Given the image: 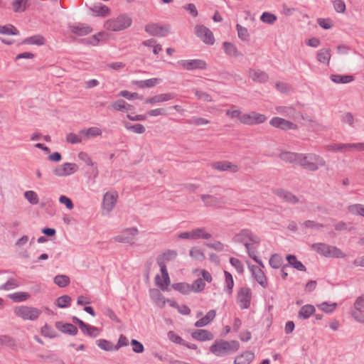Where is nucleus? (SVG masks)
<instances>
[{"label": "nucleus", "instance_id": "obj_1", "mask_svg": "<svg viewBox=\"0 0 364 364\" xmlns=\"http://www.w3.org/2000/svg\"><path fill=\"white\" fill-rule=\"evenodd\" d=\"M240 348V343L237 341L216 340L210 347V351L215 356L222 357L235 353Z\"/></svg>", "mask_w": 364, "mask_h": 364}, {"label": "nucleus", "instance_id": "obj_2", "mask_svg": "<svg viewBox=\"0 0 364 364\" xmlns=\"http://www.w3.org/2000/svg\"><path fill=\"white\" fill-rule=\"evenodd\" d=\"M296 164L300 165L306 170L316 171L319 166H325L326 162L321 156L316 154H299Z\"/></svg>", "mask_w": 364, "mask_h": 364}, {"label": "nucleus", "instance_id": "obj_3", "mask_svg": "<svg viewBox=\"0 0 364 364\" xmlns=\"http://www.w3.org/2000/svg\"><path fill=\"white\" fill-rule=\"evenodd\" d=\"M313 250L326 257L344 258L346 254L338 247L326 243L318 242L311 245Z\"/></svg>", "mask_w": 364, "mask_h": 364}, {"label": "nucleus", "instance_id": "obj_4", "mask_svg": "<svg viewBox=\"0 0 364 364\" xmlns=\"http://www.w3.org/2000/svg\"><path fill=\"white\" fill-rule=\"evenodd\" d=\"M132 18L126 14H120L115 18H110L105 23V28L112 31H120L129 27Z\"/></svg>", "mask_w": 364, "mask_h": 364}, {"label": "nucleus", "instance_id": "obj_5", "mask_svg": "<svg viewBox=\"0 0 364 364\" xmlns=\"http://www.w3.org/2000/svg\"><path fill=\"white\" fill-rule=\"evenodd\" d=\"M14 314L23 320L36 321L42 314V311L33 306H21L15 308Z\"/></svg>", "mask_w": 364, "mask_h": 364}, {"label": "nucleus", "instance_id": "obj_6", "mask_svg": "<svg viewBox=\"0 0 364 364\" xmlns=\"http://www.w3.org/2000/svg\"><path fill=\"white\" fill-rule=\"evenodd\" d=\"M177 63L186 70H205L207 63L201 59L180 60Z\"/></svg>", "mask_w": 364, "mask_h": 364}, {"label": "nucleus", "instance_id": "obj_7", "mask_svg": "<svg viewBox=\"0 0 364 364\" xmlns=\"http://www.w3.org/2000/svg\"><path fill=\"white\" fill-rule=\"evenodd\" d=\"M266 119L267 117L264 114H259L255 112H252L249 114H243L240 117V122L247 125L262 124L264 122Z\"/></svg>", "mask_w": 364, "mask_h": 364}, {"label": "nucleus", "instance_id": "obj_8", "mask_svg": "<svg viewBox=\"0 0 364 364\" xmlns=\"http://www.w3.org/2000/svg\"><path fill=\"white\" fill-rule=\"evenodd\" d=\"M195 33L197 37L200 38L202 41L208 45H213L215 38L212 31L203 25H197L195 27Z\"/></svg>", "mask_w": 364, "mask_h": 364}, {"label": "nucleus", "instance_id": "obj_9", "mask_svg": "<svg viewBox=\"0 0 364 364\" xmlns=\"http://www.w3.org/2000/svg\"><path fill=\"white\" fill-rule=\"evenodd\" d=\"M139 230L136 228H127L121 235L113 237V240L117 242L129 243L131 245L134 244V236L137 235Z\"/></svg>", "mask_w": 364, "mask_h": 364}, {"label": "nucleus", "instance_id": "obj_10", "mask_svg": "<svg viewBox=\"0 0 364 364\" xmlns=\"http://www.w3.org/2000/svg\"><path fill=\"white\" fill-rule=\"evenodd\" d=\"M269 124L283 131L289 129L296 130L298 129V126L296 124L279 117L272 118L269 121Z\"/></svg>", "mask_w": 364, "mask_h": 364}, {"label": "nucleus", "instance_id": "obj_11", "mask_svg": "<svg viewBox=\"0 0 364 364\" xmlns=\"http://www.w3.org/2000/svg\"><path fill=\"white\" fill-rule=\"evenodd\" d=\"M237 299L240 307L242 309H248L250 306L252 292L249 287H242L237 293Z\"/></svg>", "mask_w": 364, "mask_h": 364}, {"label": "nucleus", "instance_id": "obj_12", "mask_svg": "<svg viewBox=\"0 0 364 364\" xmlns=\"http://www.w3.org/2000/svg\"><path fill=\"white\" fill-rule=\"evenodd\" d=\"M78 169V166L74 163H64L58 166L54 170L53 173L57 176H66L75 173Z\"/></svg>", "mask_w": 364, "mask_h": 364}, {"label": "nucleus", "instance_id": "obj_13", "mask_svg": "<svg viewBox=\"0 0 364 364\" xmlns=\"http://www.w3.org/2000/svg\"><path fill=\"white\" fill-rule=\"evenodd\" d=\"M145 31L152 36L165 37L169 33V28L157 23H149L145 26Z\"/></svg>", "mask_w": 364, "mask_h": 364}, {"label": "nucleus", "instance_id": "obj_14", "mask_svg": "<svg viewBox=\"0 0 364 364\" xmlns=\"http://www.w3.org/2000/svg\"><path fill=\"white\" fill-rule=\"evenodd\" d=\"M224 196L216 197L210 194H202L200 199L206 207H221L224 203Z\"/></svg>", "mask_w": 364, "mask_h": 364}, {"label": "nucleus", "instance_id": "obj_15", "mask_svg": "<svg viewBox=\"0 0 364 364\" xmlns=\"http://www.w3.org/2000/svg\"><path fill=\"white\" fill-rule=\"evenodd\" d=\"M246 238L254 243L259 244L260 242L259 237L255 235L249 229L242 230L239 233L235 235L233 240L235 242H244Z\"/></svg>", "mask_w": 364, "mask_h": 364}, {"label": "nucleus", "instance_id": "obj_16", "mask_svg": "<svg viewBox=\"0 0 364 364\" xmlns=\"http://www.w3.org/2000/svg\"><path fill=\"white\" fill-rule=\"evenodd\" d=\"M254 279L263 287L268 286L267 279L264 272L257 266L252 265L249 267Z\"/></svg>", "mask_w": 364, "mask_h": 364}, {"label": "nucleus", "instance_id": "obj_17", "mask_svg": "<svg viewBox=\"0 0 364 364\" xmlns=\"http://www.w3.org/2000/svg\"><path fill=\"white\" fill-rule=\"evenodd\" d=\"M55 326L60 332L70 336H75L78 332L77 328L75 325L70 323L56 321Z\"/></svg>", "mask_w": 364, "mask_h": 364}, {"label": "nucleus", "instance_id": "obj_18", "mask_svg": "<svg viewBox=\"0 0 364 364\" xmlns=\"http://www.w3.org/2000/svg\"><path fill=\"white\" fill-rule=\"evenodd\" d=\"M212 166L220 171H230L232 173H236L239 171V167L237 165L232 164L228 161L215 162L212 164Z\"/></svg>", "mask_w": 364, "mask_h": 364}, {"label": "nucleus", "instance_id": "obj_19", "mask_svg": "<svg viewBox=\"0 0 364 364\" xmlns=\"http://www.w3.org/2000/svg\"><path fill=\"white\" fill-rule=\"evenodd\" d=\"M176 94L173 92L164 93L154 95L151 97L146 98L145 103L154 105L159 102H166L175 98Z\"/></svg>", "mask_w": 364, "mask_h": 364}, {"label": "nucleus", "instance_id": "obj_20", "mask_svg": "<svg viewBox=\"0 0 364 364\" xmlns=\"http://www.w3.org/2000/svg\"><path fill=\"white\" fill-rule=\"evenodd\" d=\"M191 337L198 341H206L213 340L214 335L206 329H197L191 333Z\"/></svg>", "mask_w": 364, "mask_h": 364}, {"label": "nucleus", "instance_id": "obj_21", "mask_svg": "<svg viewBox=\"0 0 364 364\" xmlns=\"http://www.w3.org/2000/svg\"><path fill=\"white\" fill-rule=\"evenodd\" d=\"M117 195L106 193L103 197L102 207L109 213L114 207L117 203Z\"/></svg>", "mask_w": 364, "mask_h": 364}, {"label": "nucleus", "instance_id": "obj_22", "mask_svg": "<svg viewBox=\"0 0 364 364\" xmlns=\"http://www.w3.org/2000/svg\"><path fill=\"white\" fill-rule=\"evenodd\" d=\"M274 193L287 202L294 204L298 203L299 202V199L296 196L294 195L292 193L287 190L278 188L274 191Z\"/></svg>", "mask_w": 364, "mask_h": 364}, {"label": "nucleus", "instance_id": "obj_23", "mask_svg": "<svg viewBox=\"0 0 364 364\" xmlns=\"http://www.w3.org/2000/svg\"><path fill=\"white\" fill-rule=\"evenodd\" d=\"M248 76L253 81L259 83H264L269 79L268 75L265 72L260 70L250 69L248 71Z\"/></svg>", "mask_w": 364, "mask_h": 364}, {"label": "nucleus", "instance_id": "obj_24", "mask_svg": "<svg viewBox=\"0 0 364 364\" xmlns=\"http://www.w3.org/2000/svg\"><path fill=\"white\" fill-rule=\"evenodd\" d=\"M70 29L72 33L79 36L87 35L92 31V28L90 26L83 23L72 25L70 26Z\"/></svg>", "mask_w": 364, "mask_h": 364}, {"label": "nucleus", "instance_id": "obj_25", "mask_svg": "<svg viewBox=\"0 0 364 364\" xmlns=\"http://www.w3.org/2000/svg\"><path fill=\"white\" fill-rule=\"evenodd\" d=\"M90 9L94 13L95 16L105 17L110 13L109 9L101 3L94 4L90 7Z\"/></svg>", "mask_w": 364, "mask_h": 364}, {"label": "nucleus", "instance_id": "obj_26", "mask_svg": "<svg viewBox=\"0 0 364 364\" xmlns=\"http://www.w3.org/2000/svg\"><path fill=\"white\" fill-rule=\"evenodd\" d=\"M216 316V311L214 309L210 310L205 316L198 320L194 326L198 328L204 327L214 320Z\"/></svg>", "mask_w": 364, "mask_h": 364}, {"label": "nucleus", "instance_id": "obj_27", "mask_svg": "<svg viewBox=\"0 0 364 364\" xmlns=\"http://www.w3.org/2000/svg\"><path fill=\"white\" fill-rule=\"evenodd\" d=\"M255 358L252 351H246L237 356L234 360L235 364H250Z\"/></svg>", "mask_w": 364, "mask_h": 364}, {"label": "nucleus", "instance_id": "obj_28", "mask_svg": "<svg viewBox=\"0 0 364 364\" xmlns=\"http://www.w3.org/2000/svg\"><path fill=\"white\" fill-rule=\"evenodd\" d=\"M286 259L288 262L287 264H289V267H292L294 269L301 272H305L306 270V267L302 264L301 262L299 261L296 259V257L295 255H287Z\"/></svg>", "mask_w": 364, "mask_h": 364}, {"label": "nucleus", "instance_id": "obj_29", "mask_svg": "<svg viewBox=\"0 0 364 364\" xmlns=\"http://www.w3.org/2000/svg\"><path fill=\"white\" fill-rule=\"evenodd\" d=\"M316 311V309L313 305L306 304L303 306L298 313L299 318H301L304 319L309 318L311 315H313Z\"/></svg>", "mask_w": 364, "mask_h": 364}, {"label": "nucleus", "instance_id": "obj_30", "mask_svg": "<svg viewBox=\"0 0 364 364\" xmlns=\"http://www.w3.org/2000/svg\"><path fill=\"white\" fill-rule=\"evenodd\" d=\"M331 56V50L329 48H322L318 51L316 58L321 63L328 65Z\"/></svg>", "mask_w": 364, "mask_h": 364}, {"label": "nucleus", "instance_id": "obj_31", "mask_svg": "<svg viewBox=\"0 0 364 364\" xmlns=\"http://www.w3.org/2000/svg\"><path fill=\"white\" fill-rule=\"evenodd\" d=\"M223 46L225 53L230 57H239L242 55L236 46L230 42H224Z\"/></svg>", "mask_w": 364, "mask_h": 364}, {"label": "nucleus", "instance_id": "obj_32", "mask_svg": "<svg viewBox=\"0 0 364 364\" xmlns=\"http://www.w3.org/2000/svg\"><path fill=\"white\" fill-rule=\"evenodd\" d=\"M330 79L335 83L346 84L354 80V77L351 75H341L338 74L331 75Z\"/></svg>", "mask_w": 364, "mask_h": 364}, {"label": "nucleus", "instance_id": "obj_33", "mask_svg": "<svg viewBox=\"0 0 364 364\" xmlns=\"http://www.w3.org/2000/svg\"><path fill=\"white\" fill-rule=\"evenodd\" d=\"M45 42H46V40L43 36L35 35V36L25 38L23 41L22 43L23 44L42 46V45L45 44Z\"/></svg>", "mask_w": 364, "mask_h": 364}, {"label": "nucleus", "instance_id": "obj_34", "mask_svg": "<svg viewBox=\"0 0 364 364\" xmlns=\"http://www.w3.org/2000/svg\"><path fill=\"white\" fill-rule=\"evenodd\" d=\"M298 155L299 153L283 151L279 154V158L284 161L296 164Z\"/></svg>", "mask_w": 364, "mask_h": 364}, {"label": "nucleus", "instance_id": "obj_35", "mask_svg": "<svg viewBox=\"0 0 364 364\" xmlns=\"http://www.w3.org/2000/svg\"><path fill=\"white\" fill-rule=\"evenodd\" d=\"M171 287L183 294H188L191 291V285L186 282L173 283Z\"/></svg>", "mask_w": 364, "mask_h": 364}, {"label": "nucleus", "instance_id": "obj_36", "mask_svg": "<svg viewBox=\"0 0 364 364\" xmlns=\"http://www.w3.org/2000/svg\"><path fill=\"white\" fill-rule=\"evenodd\" d=\"M124 127L136 134H143L145 132V127L141 124H132L128 122H123Z\"/></svg>", "mask_w": 364, "mask_h": 364}, {"label": "nucleus", "instance_id": "obj_37", "mask_svg": "<svg viewBox=\"0 0 364 364\" xmlns=\"http://www.w3.org/2000/svg\"><path fill=\"white\" fill-rule=\"evenodd\" d=\"M224 274L225 279V291L227 294L230 295L232 292V288L234 286L233 277L232 274L228 271H224Z\"/></svg>", "mask_w": 364, "mask_h": 364}, {"label": "nucleus", "instance_id": "obj_38", "mask_svg": "<svg viewBox=\"0 0 364 364\" xmlns=\"http://www.w3.org/2000/svg\"><path fill=\"white\" fill-rule=\"evenodd\" d=\"M269 264L272 268L279 269L283 266V259L280 255L273 254L269 260Z\"/></svg>", "mask_w": 364, "mask_h": 364}, {"label": "nucleus", "instance_id": "obj_39", "mask_svg": "<svg viewBox=\"0 0 364 364\" xmlns=\"http://www.w3.org/2000/svg\"><path fill=\"white\" fill-rule=\"evenodd\" d=\"M14 302H21L30 298V294L27 292L18 291L8 296Z\"/></svg>", "mask_w": 364, "mask_h": 364}, {"label": "nucleus", "instance_id": "obj_40", "mask_svg": "<svg viewBox=\"0 0 364 364\" xmlns=\"http://www.w3.org/2000/svg\"><path fill=\"white\" fill-rule=\"evenodd\" d=\"M54 283L60 287H65L70 283L69 277L64 274H58L54 277Z\"/></svg>", "mask_w": 364, "mask_h": 364}, {"label": "nucleus", "instance_id": "obj_41", "mask_svg": "<svg viewBox=\"0 0 364 364\" xmlns=\"http://www.w3.org/2000/svg\"><path fill=\"white\" fill-rule=\"evenodd\" d=\"M192 233L193 240L200 238L208 240L211 237V235L210 233L205 232L204 228L194 229L192 230Z\"/></svg>", "mask_w": 364, "mask_h": 364}, {"label": "nucleus", "instance_id": "obj_42", "mask_svg": "<svg viewBox=\"0 0 364 364\" xmlns=\"http://www.w3.org/2000/svg\"><path fill=\"white\" fill-rule=\"evenodd\" d=\"M96 343L99 348L105 351L115 350L114 344L106 339H98L96 341Z\"/></svg>", "mask_w": 364, "mask_h": 364}, {"label": "nucleus", "instance_id": "obj_43", "mask_svg": "<svg viewBox=\"0 0 364 364\" xmlns=\"http://www.w3.org/2000/svg\"><path fill=\"white\" fill-rule=\"evenodd\" d=\"M0 33L4 35L16 36L19 33L18 29L13 25L0 26Z\"/></svg>", "mask_w": 364, "mask_h": 364}, {"label": "nucleus", "instance_id": "obj_44", "mask_svg": "<svg viewBox=\"0 0 364 364\" xmlns=\"http://www.w3.org/2000/svg\"><path fill=\"white\" fill-rule=\"evenodd\" d=\"M348 210L353 215H358L364 217V205L363 204H353L348 207Z\"/></svg>", "mask_w": 364, "mask_h": 364}, {"label": "nucleus", "instance_id": "obj_45", "mask_svg": "<svg viewBox=\"0 0 364 364\" xmlns=\"http://www.w3.org/2000/svg\"><path fill=\"white\" fill-rule=\"evenodd\" d=\"M41 332L42 336L46 338H54L58 336L57 333L47 323L41 328Z\"/></svg>", "mask_w": 364, "mask_h": 364}, {"label": "nucleus", "instance_id": "obj_46", "mask_svg": "<svg viewBox=\"0 0 364 364\" xmlns=\"http://www.w3.org/2000/svg\"><path fill=\"white\" fill-rule=\"evenodd\" d=\"M177 256V252L175 250H167L162 255L157 257L156 259H161V261L165 262V261H171L174 259Z\"/></svg>", "mask_w": 364, "mask_h": 364}, {"label": "nucleus", "instance_id": "obj_47", "mask_svg": "<svg viewBox=\"0 0 364 364\" xmlns=\"http://www.w3.org/2000/svg\"><path fill=\"white\" fill-rule=\"evenodd\" d=\"M72 299L68 295H63L58 297L56 300V306L59 308H66L70 305Z\"/></svg>", "mask_w": 364, "mask_h": 364}, {"label": "nucleus", "instance_id": "obj_48", "mask_svg": "<svg viewBox=\"0 0 364 364\" xmlns=\"http://www.w3.org/2000/svg\"><path fill=\"white\" fill-rule=\"evenodd\" d=\"M25 198L31 204L37 205L39 202L38 194L33 191H26L23 193Z\"/></svg>", "mask_w": 364, "mask_h": 364}, {"label": "nucleus", "instance_id": "obj_49", "mask_svg": "<svg viewBox=\"0 0 364 364\" xmlns=\"http://www.w3.org/2000/svg\"><path fill=\"white\" fill-rule=\"evenodd\" d=\"M277 17L276 15L267 11L263 12L260 16V20L262 22L270 25L273 24L277 21Z\"/></svg>", "mask_w": 364, "mask_h": 364}, {"label": "nucleus", "instance_id": "obj_50", "mask_svg": "<svg viewBox=\"0 0 364 364\" xmlns=\"http://www.w3.org/2000/svg\"><path fill=\"white\" fill-rule=\"evenodd\" d=\"M205 286V283L203 279L198 278L195 280L193 284L191 285V291H194L196 293L201 292Z\"/></svg>", "mask_w": 364, "mask_h": 364}, {"label": "nucleus", "instance_id": "obj_51", "mask_svg": "<svg viewBox=\"0 0 364 364\" xmlns=\"http://www.w3.org/2000/svg\"><path fill=\"white\" fill-rule=\"evenodd\" d=\"M236 29L237 31L238 37L243 41H248L250 39V34L245 27L240 24H236Z\"/></svg>", "mask_w": 364, "mask_h": 364}, {"label": "nucleus", "instance_id": "obj_52", "mask_svg": "<svg viewBox=\"0 0 364 364\" xmlns=\"http://www.w3.org/2000/svg\"><path fill=\"white\" fill-rule=\"evenodd\" d=\"M301 225L306 229H313L316 230H319L323 227L322 223H319L311 220L304 221Z\"/></svg>", "mask_w": 364, "mask_h": 364}, {"label": "nucleus", "instance_id": "obj_53", "mask_svg": "<svg viewBox=\"0 0 364 364\" xmlns=\"http://www.w3.org/2000/svg\"><path fill=\"white\" fill-rule=\"evenodd\" d=\"M28 0H15L12 3L13 10L15 12L24 11L26 8V2Z\"/></svg>", "mask_w": 364, "mask_h": 364}, {"label": "nucleus", "instance_id": "obj_54", "mask_svg": "<svg viewBox=\"0 0 364 364\" xmlns=\"http://www.w3.org/2000/svg\"><path fill=\"white\" fill-rule=\"evenodd\" d=\"M80 132L84 133L87 137H95L102 135L101 129L96 127H92L85 130H82Z\"/></svg>", "mask_w": 364, "mask_h": 364}, {"label": "nucleus", "instance_id": "obj_55", "mask_svg": "<svg viewBox=\"0 0 364 364\" xmlns=\"http://www.w3.org/2000/svg\"><path fill=\"white\" fill-rule=\"evenodd\" d=\"M118 96L124 97L127 100L139 99L142 100L143 96L139 95L137 92H130L127 90H122L119 92Z\"/></svg>", "mask_w": 364, "mask_h": 364}, {"label": "nucleus", "instance_id": "obj_56", "mask_svg": "<svg viewBox=\"0 0 364 364\" xmlns=\"http://www.w3.org/2000/svg\"><path fill=\"white\" fill-rule=\"evenodd\" d=\"M164 279V284L161 282V280L160 279V276L157 274L155 277V282L156 284L162 290L165 291L167 289V287L170 284V278L169 276L163 277Z\"/></svg>", "mask_w": 364, "mask_h": 364}, {"label": "nucleus", "instance_id": "obj_57", "mask_svg": "<svg viewBox=\"0 0 364 364\" xmlns=\"http://www.w3.org/2000/svg\"><path fill=\"white\" fill-rule=\"evenodd\" d=\"M331 150L341 152L350 151V144H334L331 145Z\"/></svg>", "mask_w": 364, "mask_h": 364}, {"label": "nucleus", "instance_id": "obj_58", "mask_svg": "<svg viewBox=\"0 0 364 364\" xmlns=\"http://www.w3.org/2000/svg\"><path fill=\"white\" fill-rule=\"evenodd\" d=\"M18 287V283L15 279L11 278L6 283L0 286V290H10Z\"/></svg>", "mask_w": 364, "mask_h": 364}, {"label": "nucleus", "instance_id": "obj_59", "mask_svg": "<svg viewBox=\"0 0 364 364\" xmlns=\"http://www.w3.org/2000/svg\"><path fill=\"white\" fill-rule=\"evenodd\" d=\"M168 339L175 343L176 344H179L183 346L185 344V341L178 335L176 334L174 331H170L168 332Z\"/></svg>", "mask_w": 364, "mask_h": 364}, {"label": "nucleus", "instance_id": "obj_60", "mask_svg": "<svg viewBox=\"0 0 364 364\" xmlns=\"http://www.w3.org/2000/svg\"><path fill=\"white\" fill-rule=\"evenodd\" d=\"M337 306L336 303L328 304L327 302H323L318 305V308L323 312L332 313Z\"/></svg>", "mask_w": 364, "mask_h": 364}, {"label": "nucleus", "instance_id": "obj_61", "mask_svg": "<svg viewBox=\"0 0 364 364\" xmlns=\"http://www.w3.org/2000/svg\"><path fill=\"white\" fill-rule=\"evenodd\" d=\"M3 345L13 347L15 346V340L8 335L0 336V346Z\"/></svg>", "mask_w": 364, "mask_h": 364}, {"label": "nucleus", "instance_id": "obj_62", "mask_svg": "<svg viewBox=\"0 0 364 364\" xmlns=\"http://www.w3.org/2000/svg\"><path fill=\"white\" fill-rule=\"evenodd\" d=\"M230 263L233 266L239 274H242L244 272V265L242 262L235 257H230Z\"/></svg>", "mask_w": 364, "mask_h": 364}, {"label": "nucleus", "instance_id": "obj_63", "mask_svg": "<svg viewBox=\"0 0 364 364\" xmlns=\"http://www.w3.org/2000/svg\"><path fill=\"white\" fill-rule=\"evenodd\" d=\"M189 255L193 258H195L196 259L199 261H202L205 259V255L203 254V252L199 249H197L196 247H193L190 250Z\"/></svg>", "mask_w": 364, "mask_h": 364}, {"label": "nucleus", "instance_id": "obj_64", "mask_svg": "<svg viewBox=\"0 0 364 364\" xmlns=\"http://www.w3.org/2000/svg\"><path fill=\"white\" fill-rule=\"evenodd\" d=\"M354 308L359 312H364V294L357 298L354 303Z\"/></svg>", "mask_w": 364, "mask_h": 364}]
</instances>
